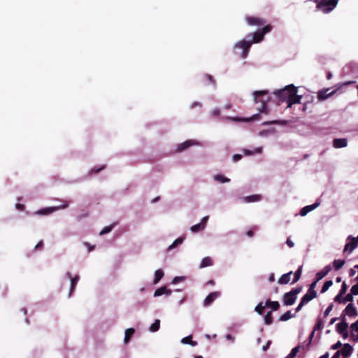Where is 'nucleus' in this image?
Listing matches in <instances>:
<instances>
[{"label":"nucleus","mask_w":358,"mask_h":358,"mask_svg":"<svg viewBox=\"0 0 358 358\" xmlns=\"http://www.w3.org/2000/svg\"><path fill=\"white\" fill-rule=\"evenodd\" d=\"M245 21L250 26L263 27L252 34H248L245 39L241 40L235 44V48L242 49L241 57L243 59L248 57L251 45L253 43H257L263 41L264 35L269 33L273 29V27L271 24L265 25L266 21L264 18L259 17L246 16Z\"/></svg>","instance_id":"obj_1"},{"label":"nucleus","mask_w":358,"mask_h":358,"mask_svg":"<svg viewBox=\"0 0 358 358\" xmlns=\"http://www.w3.org/2000/svg\"><path fill=\"white\" fill-rule=\"evenodd\" d=\"M297 87L293 84L287 85L284 88L274 92L279 101L287 102V108H291L295 103H300L301 96L297 95Z\"/></svg>","instance_id":"obj_2"},{"label":"nucleus","mask_w":358,"mask_h":358,"mask_svg":"<svg viewBox=\"0 0 358 358\" xmlns=\"http://www.w3.org/2000/svg\"><path fill=\"white\" fill-rule=\"evenodd\" d=\"M254 101L256 103H260L257 109L262 113H268L267 102L270 100L268 92L267 90L255 91L253 92Z\"/></svg>","instance_id":"obj_3"},{"label":"nucleus","mask_w":358,"mask_h":358,"mask_svg":"<svg viewBox=\"0 0 358 358\" xmlns=\"http://www.w3.org/2000/svg\"><path fill=\"white\" fill-rule=\"evenodd\" d=\"M302 290V287H297L292 289L289 292L285 293L282 296V303L285 306L293 305L297 298V294H299Z\"/></svg>","instance_id":"obj_4"},{"label":"nucleus","mask_w":358,"mask_h":358,"mask_svg":"<svg viewBox=\"0 0 358 358\" xmlns=\"http://www.w3.org/2000/svg\"><path fill=\"white\" fill-rule=\"evenodd\" d=\"M348 240H350V241L345 244L343 251H348L350 253L358 246V236H349Z\"/></svg>","instance_id":"obj_5"},{"label":"nucleus","mask_w":358,"mask_h":358,"mask_svg":"<svg viewBox=\"0 0 358 358\" xmlns=\"http://www.w3.org/2000/svg\"><path fill=\"white\" fill-rule=\"evenodd\" d=\"M69 201H64V203L61 206L43 208V209L40 210L38 212V213L40 215H48V214H50V213L54 212L55 210H57L59 209L66 208L69 206Z\"/></svg>","instance_id":"obj_6"},{"label":"nucleus","mask_w":358,"mask_h":358,"mask_svg":"<svg viewBox=\"0 0 358 358\" xmlns=\"http://www.w3.org/2000/svg\"><path fill=\"white\" fill-rule=\"evenodd\" d=\"M358 315L357 310L352 303L347 305L341 315H348L349 317H355Z\"/></svg>","instance_id":"obj_7"},{"label":"nucleus","mask_w":358,"mask_h":358,"mask_svg":"<svg viewBox=\"0 0 358 358\" xmlns=\"http://www.w3.org/2000/svg\"><path fill=\"white\" fill-rule=\"evenodd\" d=\"M329 90V88L320 90L317 92L318 100L324 101V100L327 99V98L330 97L331 96L334 95L336 92V90L332 91L331 92L328 93Z\"/></svg>","instance_id":"obj_8"},{"label":"nucleus","mask_w":358,"mask_h":358,"mask_svg":"<svg viewBox=\"0 0 358 358\" xmlns=\"http://www.w3.org/2000/svg\"><path fill=\"white\" fill-rule=\"evenodd\" d=\"M197 143L195 141L193 140H188L182 143H180L178 145L176 148V152H182L185 150L187 149L188 148L191 147L192 145H196Z\"/></svg>","instance_id":"obj_9"},{"label":"nucleus","mask_w":358,"mask_h":358,"mask_svg":"<svg viewBox=\"0 0 358 358\" xmlns=\"http://www.w3.org/2000/svg\"><path fill=\"white\" fill-rule=\"evenodd\" d=\"M341 318L342 322L336 325V331L340 334L347 331L348 328V324L345 322V315H341Z\"/></svg>","instance_id":"obj_10"},{"label":"nucleus","mask_w":358,"mask_h":358,"mask_svg":"<svg viewBox=\"0 0 358 358\" xmlns=\"http://www.w3.org/2000/svg\"><path fill=\"white\" fill-rule=\"evenodd\" d=\"M220 295L217 292H211L204 299V306H208L210 305Z\"/></svg>","instance_id":"obj_11"},{"label":"nucleus","mask_w":358,"mask_h":358,"mask_svg":"<svg viewBox=\"0 0 358 358\" xmlns=\"http://www.w3.org/2000/svg\"><path fill=\"white\" fill-rule=\"evenodd\" d=\"M66 275L71 279V287H70V292H69V296H70L77 285V283L79 280V276L76 275L74 278H71V275L69 272H68L66 273Z\"/></svg>","instance_id":"obj_12"},{"label":"nucleus","mask_w":358,"mask_h":358,"mask_svg":"<svg viewBox=\"0 0 358 358\" xmlns=\"http://www.w3.org/2000/svg\"><path fill=\"white\" fill-rule=\"evenodd\" d=\"M352 351H353L352 347L349 343H345L343 345V348L341 349V350L340 352H341V354H342V355L344 357H348L349 356L351 355V354L352 353Z\"/></svg>","instance_id":"obj_13"},{"label":"nucleus","mask_w":358,"mask_h":358,"mask_svg":"<svg viewBox=\"0 0 358 358\" xmlns=\"http://www.w3.org/2000/svg\"><path fill=\"white\" fill-rule=\"evenodd\" d=\"M331 270V266L329 265H327L322 271L317 272L316 273L317 281H320L323 278H324L329 273V272H330Z\"/></svg>","instance_id":"obj_14"},{"label":"nucleus","mask_w":358,"mask_h":358,"mask_svg":"<svg viewBox=\"0 0 358 358\" xmlns=\"http://www.w3.org/2000/svg\"><path fill=\"white\" fill-rule=\"evenodd\" d=\"M348 141L346 138H335L333 141V145L336 148H342L346 147Z\"/></svg>","instance_id":"obj_15"},{"label":"nucleus","mask_w":358,"mask_h":358,"mask_svg":"<svg viewBox=\"0 0 358 358\" xmlns=\"http://www.w3.org/2000/svg\"><path fill=\"white\" fill-rule=\"evenodd\" d=\"M293 272L291 271L287 273L282 275L279 279L278 280V283L280 285H286L288 284L290 281L291 275H292Z\"/></svg>","instance_id":"obj_16"},{"label":"nucleus","mask_w":358,"mask_h":358,"mask_svg":"<svg viewBox=\"0 0 358 358\" xmlns=\"http://www.w3.org/2000/svg\"><path fill=\"white\" fill-rule=\"evenodd\" d=\"M319 205H320V203L316 202L312 205H309V206H306L303 207L300 211V215L301 216L306 215L307 213H308L309 212L315 209Z\"/></svg>","instance_id":"obj_17"},{"label":"nucleus","mask_w":358,"mask_h":358,"mask_svg":"<svg viewBox=\"0 0 358 358\" xmlns=\"http://www.w3.org/2000/svg\"><path fill=\"white\" fill-rule=\"evenodd\" d=\"M172 293L171 289L166 288V286L161 287L157 289L154 293V296H159L162 294L170 295Z\"/></svg>","instance_id":"obj_18"},{"label":"nucleus","mask_w":358,"mask_h":358,"mask_svg":"<svg viewBox=\"0 0 358 358\" xmlns=\"http://www.w3.org/2000/svg\"><path fill=\"white\" fill-rule=\"evenodd\" d=\"M317 297V292H312L309 291L308 289V292L306 294L303 295V296L301 298V300L305 302L306 303H308L310 301Z\"/></svg>","instance_id":"obj_19"},{"label":"nucleus","mask_w":358,"mask_h":358,"mask_svg":"<svg viewBox=\"0 0 358 358\" xmlns=\"http://www.w3.org/2000/svg\"><path fill=\"white\" fill-rule=\"evenodd\" d=\"M213 264V261L210 257H204L199 265L200 268H203L207 266H210Z\"/></svg>","instance_id":"obj_20"},{"label":"nucleus","mask_w":358,"mask_h":358,"mask_svg":"<svg viewBox=\"0 0 358 358\" xmlns=\"http://www.w3.org/2000/svg\"><path fill=\"white\" fill-rule=\"evenodd\" d=\"M266 306L267 307L271 308L274 311L278 310L280 308V304H279L278 301H272L270 299H268L266 301Z\"/></svg>","instance_id":"obj_21"},{"label":"nucleus","mask_w":358,"mask_h":358,"mask_svg":"<svg viewBox=\"0 0 358 358\" xmlns=\"http://www.w3.org/2000/svg\"><path fill=\"white\" fill-rule=\"evenodd\" d=\"M262 199V196L259 194H254L248 196H245L244 198V201L245 202L250 203V202H256L260 201Z\"/></svg>","instance_id":"obj_22"},{"label":"nucleus","mask_w":358,"mask_h":358,"mask_svg":"<svg viewBox=\"0 0 358 358\" xmlns=\"http://www.w3.org/2000/svg\"><path fill=\"white\" fill-rule=\"evenodd\" d=\"M181 343L183 344H189L192 346H196L197 345V342L192 341V336H188L183 338L181 340Z\"/></svg>","instance_id":"obj_23"},{"label":"nucleus","mask_w":358,"mask_h":358,"mask_svg":"<svg viewBox=\"0 0 358 358\" xmlns=\"http://www.w3.org/2000/svg\"><path fill=\"white\" fill-rule=\"evenodd\" d=\"M302 268H303V266H300L298 268V269L296 271V272L294 273V279L292 282V284H294L301 278V273H302Z\"/></svg>","instance_id":"obj_24"},{"label":"nucleus","mask_w":358,"mask_h":358,"mask_svg":"<svg viewBox=\"0 0 358 358\" xmlns=\"http://www.w3.org/2000/svg\"><path fill=\"white\" fill-rule=\"evenodd\" d=\"M164 275L162 270H157L155 273L154 284H157L163 278Z\"/></svg>","instance_id":"obj_25"},{"label":"nucleus","mask_w":358,"mask_h":358,"mask_svg":"<svg viewBox=\"0 0 358 358\" xmlns=\"http://www.w3.org/2000/svg\"><path fill=\"white\" fill-rule=\"evenodd\" d=\"M323 327H324V322H323L321 318H317L316 324H315V327H314V331L312 332L311 336L313 335L314 331H317V330H321L323 329Z\"/></svg>","instance_id":"obj_26"},{"label":"nucleus","mask_w":358,"mask_h":358,"mask_svg":"<svg viewBox=\"0 0 358 358\" xmlns=\"http://www.w3.org/2000/svg\"><path fill=\"white\" fill-rule=\"evenodd\" d=\"M345 262L343 259H335L333 262V266L335 270H338L345 264Z\"/></svg>","instance_id":"obj_27"},{"label":"nucleus","mask_w":358,"mask_h":358,"mask_svg":"<svg viewBox=\"0 0 358 358\" xmlns=\"http://www.w3.org/2000/svg\"><path fill=\"white\" fill-rule=\"evenodd\" d=\"M351 328V336L353 337L355 341H358V336L355 338V336L354 334V332H358V320L354 323H352L350 326Z\"/></svg>","instance_id":"obj_28"},{"label":"nucleus","mask_w":358,"mask_h":358,"mask_svg":"<svg viewBox=\"0 0 358 358\" xmlns=\"http://www.w3.org/2000/svg\"><path fill=\"white\" fill-rule=\"evenodd\" d=\"M294 317V315H292L291 313V311H287L284 314H282L278 319L279 321H287L289 320L290 318Z\"/></svg>","instance_id":"obj_29"},{"label":"nucleus","mask_w":358,"mask_h":358,"mask_svg":"<svg viewBox=\"0 0 358 358\" xmlns=\"http://www.w3.org/2000/svg\"><path fill=\"white\" fill-rule=\"evenodd\" d=\"M205 228L203 227V224H196L191 227L190 230L193 233H197L200 231L203 230Z\"/></svg>","instance_id":"obj_30"},{"label":"nucleus","mask_w":358,"mask_h":358,"mask_svg":"<svg viewBox=\"0 0 358 358\" xmlns=\"http://www.w3.org/2000/svg\"><path fill=\"white\" fill-rule=\"evenodd\" d=\"M214 179H215V180L218 181L222 183L228 182L230 181L229 178H228L222 175H220V174L215 175L214 176Z\"/></svg>","instance_id":"obj_31"},{"label":"nucleus","mask_w":358,"mask_h":358,"mask_svg":"<svg viewBox=\"0 0 358 358\" xmlns=\"http://www.w3.org/2000/svg\"><path fill=\"white\" fill-rule=\"evenodd\" d=\"M287 122L285 120H272V121H266L262 123V125H270V124H280L285 125Z\"/></svg>","instance_id":"obj_32"},{"label":"nucleus","mask_w":358,"mask_h":358,"mask_svg":"<svg viewBox=\"0 0 358 358\" xmlns=\"http://www.w3.org/2000/svg\"><path fill=\"white\" fill-rule=\"evenodd\" d=\"M273 316L271 311L268 312L264 316V323L266 325H270L273 323Z\"/></svg>","instance_id":"obj_33"},{"label":"nucleus","mask_w":358,"mask_h":358,"mask_svg":"<svg viewBox=\"0 0 358 358\" xmlns=\"http://www.w3.org/2000/svg\"><path fill=\"white\" fill-rule=\"evenodd\" d=\"M135 330L133 328L127 329L125 331L124 341L127 343L129 341L131 336L134 334Z\"/></svg>","instance_id":"obj_34"},{"label":"nucleus","mask_w":358,"mask_h":358,"mask_svg":"<svg viewBox=\"0 0 358 358\" xmlns=\"http://www.w3.org/2000/svg\"><path fill=\"white\" fill-rule=\"evenodd\" d=\"M266 304L265 305H263V303L262 302H260L259 303L255 308V310L259 315H262L264 311V309H265V307H266Z\"/></svg>","instance_id":"obj_35"},{"label":"nucleus","mask_w":358,"mask_h":358,"mask_svg":"<svg viewBox=\"0 0 358 358\" xmlns=\"http://www.w3.org/2000/svg\"><path fill=\"white\" fill-rule=\"evenodd\" d=\"M160 326V320H156L155 322L150 326V331L155 332L159 330Z\"/></svg>","instance_id":"obj_36"},{"label":"nucleus","mask_w":358,"mask_h":358,"mask_svg":"<svg viewBox=\"0 0 358 358\" xmlns=\"http://www.w3.org/2000/svg\"><path fill=\"white\" fill-rule=\"evenodd\" d=\"M185 238L184 237H180V238H178L176 240H175L173 241V243L169 247V250H171V249H173L174 248H176L177 245H178L179 244H181L183 241H184Z\"/></svg>","instance_id":"obj_37"},{"label":"nucleus","mask_w":358,"mask_h":358,"mask_svg":"<svg viewBox=\"0 0 358 358\" xmlns=\"http://www.w3.org/2000/svg\"><path fill=\"white\" fill-rule=\"evenodd\" d=\"M332 285H333V282H332V280H327V281H326V282L324 283V285H323V286H322V287L321 293H324V292H326L328 290V289H329V288Z\"/></svg>","instance_id":"obj_38"},{"label":"nucleus","mask_w":358,"mask_h":358,"mask_svg":"<svg viewBox=\"0 0 358 358\" xmlns=\"http://www.w3.org/2000/svg\"><path fill=\"white\" fill-rule=\"evenodd\" d=\"M299 346H296L295 348H294L290 353L287 356L286 358H294L296 355V354L298 353L299 352Z\"/></svg>","instance_id":"obj_39"},{"label":"nucleus","mask_w":358,"mask_h":358,"mask_svg":"<svg viewBox=\"0 0 358 358\" xmlns=\"http://www.w3.org/2000/svg\"><path fill=\"white\" fill-rule=\"evenodd\" d=\"M260 117H261V116L259 114H255L249 118L241 119V120L243 121V122H250V121L258 120L260 119Z\"/></svg>","instance_id":"obj_40"},{"label":"nucleus","mask_w":358,"mask_h":358,"mask_svg":"<svg viewBox=\"0 0 358 358\" xmlns=\"http://www.w3.org/2000/svg\"><path fill=\"white\" fill-rule=\"evenodd\" d=\"M115 225V224H113L112 225L110 226H108V227H104L99 233L100 235H103V234H108L109 232L111 231V230L113 229V228L114 227V226Z\"/></svg>","instance_id":"obj_41"},{"label":"nucleus","mask_w":358,"mask_h":358,"mask_svg":"<svg viewBox=\"0 0 358 358\" xmlns=\"http://www.w3.org/2000/svg\"><path fill=\"white\" fill-rule=\"evenodd\" d=\"M344 294L338 293L334 298V301L338 303H344L343 301V296Z\"/></svg>","instance_id":"obj_42"},{"label":"nucleus","mask_w":358,"mask_h":358,"mask_svg":"<svg viewBox=\"0 0 358 358\" xmlns=\"http://www.w3.org/2000/svg\"><path fill=\"white\" fill-rule=\"evenodd\" d=\"M353 295L354 294H352V292H350V294H348L344 298H343V301H344V304L346 303L347 302H352L353 301Z\"/></svg>","instance_id":"obj_43"},{"label":"nucleus","mask_w":358,"mask_h":358,"mask_svg":"<svg viewBox=\"0 0 358 358\" xmlns=\"http://www.w3.org/2000/svg\"><path fill=\"white\" fill-rule=\"evenodd\" d=\"M333 308H334V304L333 303H331V304L329 305V306L327 308V309L324 312V317H327L329 315V313L332 310Z\"/></svg>","instance_id":"obj_44"},{"label":"nucleus","mask_w":358,"mask_h":358,"mask_svg":"<svg viewBox=\"0 0 358 358\" xmlns=\"http://www.w3.org/2000/svg\"><path fill=\"white\" fill-rule=\"evenodd\" d=\"M205 78H206V80L208 81L209 83L212 84L213 85H215L216 82H215L214 78L211 75L206 74L205 76Z\"/></svg>","instance_id":"obj_45"},{"label":"nucleus","mask_w":358,"mask_h":358,"mask_svg":"<svg viewBox=\"0 0 358 358\" xmlns=\"http://www.w3.org/2000/svg\"><path fill=\"white\" fill-rule=\"evenodd\" d=\"M257 229H258L257 226L252 227V229L247 231V233H246L247 236H248L249 237H252L255 234L254 231L257 230Z\"/></svg>","instance_id":"obj_46"},{"label":"nucleus","mask_w":358,"mask_h":358,"mask_svg":"<svg viewBox=\"0 0 358 358\" xmlns=\"http://www.w3.org/2000/svg\"><path fill=\"white\" fill-rule=\"evenodd\" d=\"M347 289H348V285H346V283L345 282H343L341 285V288L339 291V293L345 294L347 292Z\"/></svg>","instance_id":"obj_47"},{"label":"nucleus","mask_w":358,"mask_h":358,"mask_svg":"<svg viewBox=\"0 0 358 358\" xmlns=\"http://www.w3.org/2000/svg\"><path fill=\"white\" fill-rule=\"evenodd\" d=\"M356 82L354 81V80H350V81H346V82H344L343 83H341L338 85V89H340L341 87H343V86H347V85H352V84H355Z\"/></svg>","instance_id":"obj_48"},{"label":"nucleus","mask_w":358,"mask_h":358,"mask_svg":"<svg viewBox=\"0 0 358 358\" xmlns=\"http://www.w3.org/2000/svg\"><path fill=\"white\" fill-rule=\"evenodd\" d=\"M317 282H318V281H317V279H315V281H313V282L310 285V287H309L308 290H309V291H312V292H316V291L315 290V287H316V285H317Z\"/></svg>","instance_id":"obj_49"},{"label":"nucleus","mask_w":358,"mask_h":358,"mask_svg":"<svg viewBox=\"0 0 358 358\" xmlns=\"http://www.w3.org/2000/svg\"><path fill=\"white\" fill-rule=\"evenodd\" d=\"M183 280H184V277L176 276L173 279L172 283L176 284L179 282L182 281Z\"/></svg>","instance_id":"obj_50"},{"label":"nucleus","mask_w":358,"mask_h":358,"mask_svg":"<svg viewBox=\"0 0 358 358\" xmlns=\"http://www.w3.org/2000/svg\"><path fill=\"white\" fill-rule=\"evenodd\" d=\"M233 161L236 162L242 159V155L240 154H235L232 157Z\"/></svg>","instance_id":"obj_51"},{"label":"nucleus","mask_w":358,"mask_h":358,"mask_svg":"<svg viewBox=\"0 0 358 358\" xmlns=\"http://www.w3.org/2000/svg\"><path fill=\"white\" fill-rule=\"evenodd\" d=\"M306 303L305 302H303L301 299V301L299 303V304L298 305V306L296 307V312H299V310H301V309L302 308V307L306 305Z\"/></svg>","instance_id":"obj_52"},{"label":"nucleus","mask_w":358,"mask_h":358,"mask_svg":"<svg viewBox=\"0 0 358 358\" xmlns=\"http://www.w3.org/2000/svg\"><path fill=\"white\" fill-rule=\"evenodd\" d=\"M342 346V343L341 341H338L336 343H335L334 345H332L331 348L333 350H336V349H338L339 348H341Z\"/></svg>","instance_id":"obj_53"},{"label":"nucleus","mask_w":358,"mask_h":358,"mask_svg":"<svg viewBox=\"0 0 358 358\" xmlns=\"http://www.w3.org/2000/svg\"><path fill=\"white\" fill-rule=\"evenodd\" d=\"M43 241H40L35 246V250H40L43 248Z\"/></svg>","instance_id":"obj_54"},{"label":"nucleus","mask_w":358,"mask_h":358,"mask_svg":"<svg viewBox=\"0 0 358 358\" xmlns=\"http://www.w3.org/2000/svg\"><path fill=\"white\" fill-rule=\"evenodd\" d=\"M286 243L289 248H293L294 245V242L289 238L287 239Z\"/></svg>","instance_id":"obj_55"},{"label":"nucleus","mask_w":358,"mask_h":358,"mask_svg":"<svg viewBox=\"0 0 358 358\" xmlns=\"http://www.w3.org/2000/svg\"><path fill=\"white\" fill-rule=\"evenodd\" d=\"M105 169V166H101V167H100V168H99V169H95V168H94V169H92L91 170V172H92V173H98V172L101 171V170H103V169Z\"/></svg>","instance_id":"obj_56"},{"label":"nucleus","mask_w":358,"mask_h":358,"mask_svg":"<svg viewBox=\"0 0 358 358\" xmlns=\"http://www.w3.org/2000/svg\"><path fill=\"white\" fill-rule=\"evenodd\" d=\"M208 216H205L201 222H200V224H203V227L205 228L206 227V222H208Z\"/></svg>","instance_id":"obj_57"},{"label":"nucleus","mask_w":358,"mask_h":358,"mask_svg":"<svg viewBox=\"0 0 358 358\" xmlns=\"http://www.w3.org/2000/svg\"><path fill=\"white\" fill-rule=\"evenodd\" d=\"M355 273H356V271L354 268L350 269V271H349V276L350 277H353L355 275Z\"/></svg>","instance_id":"obj_58"},{"label":"nucleus","mask_w":358,"mask_h":358,"mask_svg":"<svg viewBox=\"0 0 358 358\" xmlns=\"http://www.w3.org/2000/svg\"><path fill=\"white\" fill-rule=\"evenodd\" d=\"M16 208L20 210H24V206L23 204H21V203H17L16 204Z\"/></svg>","instance_id":"obj_59"},{"label":"nucleus","mask_w":358,"mask_h":358,"mask_svg":"<svg viewBox=\"0 0 358 358\" xmlns=\"http://www.w3.org/2000/svg\"><path fill=\"white\" fill-rule=\"evenodd\" d=\"M226 338H227V340L231 341H234V338L231 334H227V335L226 336Z\"/></svg>","instance_id":"obj_60"},{"label":"nucleus","mask_w":358,"mask_h":358,"mask_svg":"<svg viewBox=\"0 0 358 358\" xmlns=\"http://www.w3.org/2000/svg\"><path fill=\"white\" fill-rule=\"evenodd\" d=\"M341 352L337 351L331 358H340Z\"/></svg>","instance_id":"obj_61"},{"label":"nucleus","mask_w":358,"mask_h":358,"mask_svg":"<svg viewBox=\"0 0 358 358\" xmlns=\"http://www.w3.org/2000/svg\"><path fill=\"white\" fill-rule=\"evenodd\" d=\"M343 338H347L348 337V330L341 334Z\"/></svg>","instance_id":"obj_62"},{"label":"nucleus","mask_w":358,"mask_h":358,"mask_svg":"<svg viewBox=\"0 0 358 358\" xmlns=\"http://www.w3.org/2000/svg\"><path fill=\"white\" fill-rule=\"evenodd\" d=\"M268 280H269L270 282H273V281H274V280H275V276H274V274H273V273H272V274H271V275H270V276H269V278H268Z\"/></svg>","instance_id":"obj_63"},{"label":"nucleus","mask_w":358,"mask_h":358,"mask_svg":"<svg viewBox=\"0 0 358 358\" xmlns=\"http://www.w3.org/2000/svg\"><path fill=\"white\" fill-rule=\"evenodd\" d=\"M329 353L326 352L324 355H322L319 358H329Z\"/></svg>","instance_id":"obj_64"}]
</instances>
